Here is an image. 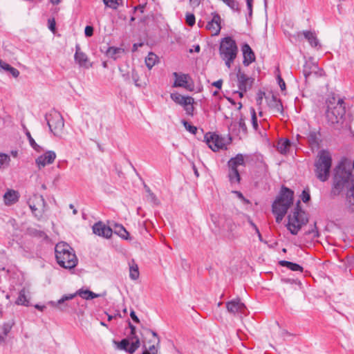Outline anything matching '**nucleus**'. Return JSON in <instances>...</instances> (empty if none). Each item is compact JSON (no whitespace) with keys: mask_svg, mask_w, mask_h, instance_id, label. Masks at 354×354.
I'll use <instances>...</instances> for the list:
<instances>
[{"mask_svg":"<svg viewBox=\"0 0 354 354\" xmlns=\"http://www.w3.org/2000/svg\"><path fill=\"white\" fill-rule=\"evenodd\" d=\"M292 203L293 192L287 187H282L279 196L272 205V213L276 215L277 223L281 222Z\"/></svg>","mask_w":354,"mask_h":354,"instance_id":"f257e3e1","label":"nucleus"},{"mask_svg":"<svg viewBox=\"0 0 354 354\" xmlns=\"http://www.w3.org/2000/svg\"><path fill=\"white\" fill-rule=\"evenodd\" d=\"M55 257L57 263L64 268L72 269L77 264V258L73 249L66 243L60 242L55 245Z\"/></svg>","mask_w":354,"mask_h":354,"instance_id":"f03ea898","label":"nucleus"},{"mask_svg":"<svg viewBox=\"0 0 354 354\" xmlns=\"http://www.w3.org/2000/svg\"><path fill=\"white\" fill-rule=\"evenodd\" d=\"M331 166V153L324 149L319 151L314 162V172L317 178L322 182L328 180L330 177Z\"/></svg>","mask_w":354,"mask_h":354,"instance_id":"7ed1b4c3","label":"nucleus"},{"mask_svg":"<svg viewBox=\"0 0 354 354\" xmlns=\"http://www.w3.org/2000/svg\"><path fill=\"white\" fill-rule=\"evenodd\" d=\"M354 187V176L350 170L342 167L341 165L335 169L332 194L339 195L344 189L350 190Z\"/></svg>","mask_w":354,"mask_h":354,"instance_id":"20e7f679","label":"nucleus"},{"mask_svg":"<svg viewBox=\"0 0 354 354\" xmlns=\"http://www.w3.org/2000/svg\"><path fill=\"white\" fill-rule=\"evenodd\" d=\"M326 104V117L328 122L333 125L342 124L346 113L343 99L331 96L328 98Z\"/></svg>","mask_w":354,"mask_h":354,"instance_id":"39448f33","label":"nucleus"},{"mask_svg":"<svg viewBox=\"0 0 354 354\" xmlns=\"http://www.w3.org/2000/svg\"><path fill=\"white\" fill-rule=\"evenodd\" d=\"M288 218L287 228L294 235L297 234L301 227L308 222L307 214L301 209L299 201Z\"/></svg>","mask_w":354,"mask_h":354,"instance_id":"423d86ee","label":"nucleus"},{"mask_svg":"<svg viewBox=\"0 0 354 354\" xmlns=\"http://www.w3.org/2000/svg\"><path fill=\"white\" fill-rule=\"evenodd\" d=\"M236 41L230 37L221 39L219 46V53L221 59L225 61L227 68H230L238 53Z\"/></svg>","mask_w":354,"mask_h":354,"instance_id":"0eeeda50","label":"nucleus"},{"mask_svg":"<svg viewBox=\"0 0 354 354\" xmlns=\"http://www.w3.org/2000/svg\"><path fill=\"white\" fill-rule=\"evenodd\" d=\"M77 295H79L82 298L86 300L93 299L100 297V295L95 294L91 290L80 289L73 294L65 295L58 301H50L48 302V304L53 308H57L61 310H64L67 306L66 304H64L65 301L73 299Z\"/></svg>","mask_w":354,"mask_h":354,"instance_id":"6e6552de","label":"nucleus"},{"mask_svg":"<svg viewBox=\"0 0 354 354\" xmlns=\"http://www.w3.org/2000/svg\"><path fill=\"white\" fill-rule=\"evenodd\" d=\"M48 126L55 136H59L62 134L64 122L62 115L57 111H53L46 115Z\"/></svg>","mask_w":354,"mask_h":354,"instance_id":"1a4fd4ad","label":"nucleus"},{"mask_svg":"<svg viewBox=\"0 0 354 354\" xmlns=\"http://www.w3.org/2000/svg\"><path fill=\"white\" fill-rule=\"evenodd\" d=\"M28 203L35 216L38 219L42 218L44 213L48 209L47 203L45 201L43 196L34 194L29 198Z\"/></svg>","mask_w":354,"mask_h":354,"instance_id":"9d476101","label":"nucleus"},{"mask_svg":"<svg viewBox=\"0 0 354 354\" xmlns=\"http://www.w3.org/2000/svg\"><path fill=\"white\" fill-rule=\"evenodd\" d=\"M134 338L135 340H131L132 343L131 344L129 339H123L120 342L113 340V343L116 345L118 349L133 354L140 346V341L138 337L134 336Z\"/></svg>","mask_w":354,"mask_h":354,"instance_id":"9b49d317","label":"nucleus"},{"mask_svg":"<svg viewBox=\"0 0 354 354\" xmlns=\"http://www.w3.org/2000/svg\"><path fill=\"white\" fill-rule=\"evenodd\" d=\"M236 77L238 86L240 90L239 95L242 97L243 93L246 92L248 89H250L252 87L253 79L248 77L244 73L241 72V69H239Z\"/></svg>","mask_w":354,"mask_h":354,"instance_id":"f8f14e48","label":"nucleus"},{"mask_svg":"<svg viewBox=\"0 0 354 354\" xmlns=\"http://www.w3.org/2000/svg\"><path fill=\"white\" fill-rule=\"evenodd\" d=\"M205 140L208 147L214 151H218L225 147L223 139L215 133H207Z\"/></svg>","mask_w":354,"mask_h":354,"instance_id":"ddd939ff","label":"nucleus"},{"mask_svg":"<svg viewBox=\"0 0 354 354\" xmlns=\"http://www.w3.org/2000/svg\"><path fill=\"white\" fill-rule=\"evenodd\" d=\"M226 308L228 313L233 315L236 313L244 314L246 306L243 302H241L239 298H237L227 302Z\"/></svg>","mask_w":354,"mask_h":354,"instance_id":"4468645a","label":"nucleus"},{"mask_svg":"<svg viewBox=\"0 0 354 354\" xmlns=\"http://www.w3.org/2000/svg\"><path fill=\"white\" fill-rule=\"evenodd\" d=\"M56 158V154L53 151H48L45 153L39 156L35 162L37 167L41 169L47 165L52 164Z\"/></svg>","mask_w":354,"mask_h":354,"instance_id":"2eb2a0df","label":"nucleus"},{"mask_svg":"<svg viewBox=\"0 0 354 354\" xmlns=\"http://www.w3.org/2000/svg\"><path fill=\"white\" fill-rule=\"evenodd\" d=\"M93 232L96 235L108 239L111 236L113 230L103 223L98 222L93 226Z\"/></svg>","mask_w":354,"mask_h":354,"instance_id":"dca6fc26","label":"nucleus"},{"mask_svg":"<svg viewBox=\"0 0 354 354\" xmlns=\"http://www.w3.org/2000/svg\"><path fill=\"white\" fill-rule=\"evenodd\" d=\"M75 62L80 66L84 68H89L91 64L87 55L81 50V48L79 44L75 46V53L74 55Z\"/></svg>","mask_w":354,"mask_h":354,"instance_id":"f3484780","label":"nucleus"},{"mask_svg":"<svg viewBox=\"0 0 354 354\" xmlns=\"http://www.w3.org/2000/svg\"><path fill=\"white\" fill-rule=\"evenodd\" d=\"M267 102L273 113H283L282 103L275 95H271L270 97H268Z\"/></svg>","mask_w":354,"mask_h":354,"instance_id":"a211bd4d","label":"nucleus"},{"mask_svg":"<svg viewBox=\"0 0 354 354\" xmlns=\"http://www.w3.org/2000/svg\"><path fill=\"white\" fill-rule=\"evenodd\" d=\"M206 28L211 31L212 35H217L221 30V17L218 14H214L213 18L206 25Z\"/></svg>","mask_w":354,"mask_h":354,"instance_id":"6ab92c4d","label":"nucleus"},{"mask_svg":"<svg viewBox=\"0 0 354 354\" xmlns=\"http://www.w3.org/2000/svg\"><path fill=\"white\" fill-rule=\"evenodd\" d=\"M30 292L26 288H23L19 292L18 297L15 301L17 305L28 306L30 305Z\"/></svg>","mask_w":354,"mask_h":354,"instance_id":"aec40b11","label":"nucleus"},{"mask_svg":"<svg viewBox=\"0 0 354 354\" xmlns=\"http://www.w3.org/2000/svg\"><path fill=\"white\" fill-rule=\"evenodd\" d=\"M242 51L243 54V64L249 66L252 62L255 60V55L252 48L248 44H245L242 46Z\"/></svg>","mask_w":354,"mask_h":354,"instance_id":"412c9836","label":"nucleus"},{"mask_svg":"<svg viewBox=\"0 0 354 354\" xmlns=\"http://www.w3.org/2000/svg\"><path fill=\"white\" fill-rule=\"evenodd\" d=\"M173 76L175 77V81L173 84L174 87H187L188 75L178 74L176 72L173 73Z\"/></svg>","mask_w":354,"mask_h":354,"instance_id":"4be33fe9","label":"nucleus"},{"mask_svg":"<svg viewBox=\"0 0 354 354\" xmlns=\"http://www.w3.org/2000/svg\"><path fill=\"white\" fill-rule=\"evenodd\" d=\"M4 203L7 205L15 203L19 199L18 192L10 189L6 192L3 195Z\"/></svg>","mask_w":354,"mask_h":354,"instance_id":"5701e85b","label":"nucleus"},{"mask_svg":"<svg viewBox=\"0 0 354 354\" xmlns=\"http://www.w3.org/2000/svg\"><path fill=\"white\" fill-rule=\"evenodd\" d=\"M245 165L244 157L242 154H237L234 158H232L228 161V167H234L238 169L240 166Z\"/></svg>","mask_w":354,"mask_h":354,"instance_id":"b1692460","label":"nucleus"},{"mask_svg":"<svg viewBox=\"0 0 354 354\" xmlns=\"http://www.w3.org/2000/svg\"><path fill=\"white\" fill-rule=\"evenodd\" d=\"M228 177L232 184L239 183L241 178L239 169L229 167Z\"/></svg>","mask_w":354,"mask_h":354,"instance_id":"393cba45","label":"nucleus"},{"mask_svg":"<svg viewBox=\"0 0 354 354\" xmlns=\"http://www.w3.org/2000/svg\"><path fill=\"white\" fill-rule=\"evenodd\" d=\"M123 53L122 48L116 47H109L106 50V56L113 59H118Z\"/></svg>","mask_w":354,"mask_h":354,"instance_id":"a878e982","label":"nucleus"},{"mask_svg":"<svg viewBox=\"0 0 354 354\" xmlns=\"http://www.w3.org/2000/svg\"><path fill=\"white\" fill-rule=\"evenodd\" d=\"M171 98L174 100L176 104L183 106L185 104L190 103V97L189 96H183L180 95L179 93H175L171 94Z\"/></svg>","mask_w":354,"mask_h":354,"instance_id":"bb28decb","label":"nucleus"},{"mask_svg":"<svg viewBox=\"0 0 354 354\" xmlns=\"http://www.w3.org/2000/svg\"><path fill=\"white\" fill-rule=\"evenodd\" d=\"M346 205L350 211L354 212V187L346 192Z\"/></svg>","mask_w":354,"mask_h":354,"instance_id":"cd10ccee","label":"nucleus"},{"mask_svg":"<svg viewBox=\"0 0 354 354\" xmlns=\"http://www.w3.org/2000/svg\"><path fill=\"white\" fill-rule=\"evenodd\" d=\"M140 272L138 266L134 260L129 263V277L132 280H136L139 278Z\"/></svg>","mask_w":354,"mask_h":354,"instance_id":"c85d7f7f","label":"nucleus"},{"mask_svg":"<svg viewBox=\"0 0 354 354\" xmlns=\"http://www.w3.org/2000/svg\"><path fill=\"white\" fill-rule=\"evenodd\" d=\"M308 143L312 146L317 147L319 145V133L315 131H309L306 134Z\"/></svg>","mask_w":354,"mask_h":354,"instance_id":"c756f323","label":"nucleus"},{"mask_svg":"<svg viewBox=\"0 0 354 354\" xmlns=\"http://www.w3.org/2000/svg\"><path fill=\"white\" fill-rule=\"evenodd\" d=\"M0 68L3 69V71L9 72L14 77H17L19 75V71L11 66L10 64L3 62L0 59Z\"/></svg>","mask_w":354,"mask_h":354,"instance_id":"7c9ffc66","label":"nucleus"},{"mask_svg":"<svg viewBox=\"0 0 354 354\" xmlns=\"http://www.w3.org/2000/svg\"><path fill=\"white\" fill-rule=\"evenodd\" d=\"M303 34L313 47H317L319 45V41L314 32L304 31Z\"/></svg>","mask_w":354,"mask_h":354,"instance_id":"2f4dec72","label":"nucleus"},{"mask_svg":"<svg viewBox=\"0 0 354 354\" xmlns=\"http://www.w3.org/2000/svg\"><path fill=\"white\" fill-rule=\"evenodd\" d=\"M279 264L281 266L286 267L292 271H303V268L297 263H292L288 261H281Z\"/></svg>","mask_w":354,"mask_h":354,"instance_id":"473e14b6","label":"nucleus"},{"mask_svg":"<svg viewBox=\"0 0 354 354\" xmlns=\"http://www.w3.org/2000/svg\"><path fill=\"white\" fill-rule=\"evenodd\" d=\"M290 146V140L288 139H281L277 145V150L281 153H286Z\"/></svg>","mask_w":354,"mask_h":354,"instance_id":"72a5a7b5","label":"nucleus"},{"mask_svg":"<svg viewBox=\"0 0 354 354\" xmlns=\"http://www.w3.org/2000/svg\"><path fill=\"white\" fill-rule=\"evenodd\" d=\"M113 231L115 234L124 239H128L129 232L120 224H115Z\"/></svg>","mask_w":354,"mask_h":354,"instance_id":"f704fd0d","label":"nucleus"},{"mask_svg":"<svg viewBox=\"0 0 354 354\" xmlns=\"http://www.w3.org/2000/svg\"><path fill=\"white\" fill-rule=\"evenodd\" d=\"M158 61V57L153 53H149L145 58V64L149 69H151Z\"/></svg>","mask_w":354,"mask_h":354,"instance_id":"c9c22d12","label":"nucleus"},{"mask_svg":"<svg viewBox=\"0 0 354 354\" xmlns=\"http://www.w3.org/2000/svg\"><path fill=\"white\" fill-rule=\"evenodd\" d=\"M12 325L10 323H6L2 326V333L0 334V342L5 340V337L10 333Z\"/></svg>","mask_w":354,"mask_h":354,"instance_id":"e433bc0d","label":"nucleus"},{"mask_svg":"<svg viewBox=\"0 0 354 354\" xmlns=\"http://www.w3.org/2000/svg\"><path fill=\"white\" fill-rule=\"evenodd\" d=\"M10 158V156L6 153H0V168L7 167L9 165Z\"/></svg>","mask_w":354,"mask_h":354,"instance_id":"4c0bfd02","label":"nucleus"},{"mask_svg":"<svg viewBox=\"0 0 354 354\" xmlns=\"http://www.w3.org/2000/svg\"><path fill=\"white\" fill-rule=\"evenodd\" d=\"M194 102V98L190 97V103L189 104H185L183 105L184 106V109L186 111V113L189 115H193V113H194V106H193V104Z\"/></svg>","mask_w":354,"mask_h":354,"instance_id":"58836bf2","label":"nucleus"},{"mask_svg":"<svg viewBox=\"0 0 354 354\" xmlns=\"http://www.w3.org/2000/svg\"><path fill=\"white\" fill-rule=\"evenodd\" d=\"M122 0H103L106 6L116 9Z\"/></svg>","mask_w":354,"mask_h":354,"instance_id":"ea45409f","label":"nucleus"},{"mask_svg":"<svg viewBox=\"0 0 354 354\" xmlns=\"http://www.w3.org/2000/svg\"><path fill=\"white\" fill-rule=\"evenodd\" d=\"M26 136L28 138V140H29V142H30V145H31V147L35 149L36 151H40L41 150V147L39 146L36 142L34 140V139L32 138L30 133L29 132H27L26 133Z\"/></svg>","mask_w":354,"mask_h":354,"instance_id":"a19ab883","label":"nucleus"},{"mask_svg":"<svg viewBox=\"0 0 354 354\" xmlns=\"http://www.w3.org/2000/svg\"><path fill=\"white\" fill-rule=\"evenodd\" d=\"M182 123H183V126L185 127V128L186 129V130H187L188 131H189L190 133H192L193 134L196 133L197 128L195 126L191 125L189 122H187L185 120H183Z\"/></svg>","mask_w":354,"mask_h":354,"instance_id":"79ce46f5","label":"nucleus"},{"mask_svg":"<svg viewBox=\"0 0 354 354\" xmlns=\"http://www.w3.org/2000/svg\"><path fill=\"white\" fill-rule=\"evenodd\" d=\"M317 66L316 65H313V71H310V68L308 67V64H306L305 66H304V76L306 77V78H307L308 77H309L312 73H316L315 71V69L317 68Z\"/></svg>","mask_w":354,"mask_h":354,"instance_id":"37998d69","label":"nucleus"},{"mask_svg":"<svg viewBox=\"0 0 354 354\" xmlns=\"http://www.w3.org/2000/svg\"><path fill=\"white\" fill-rule=\"evenodd\" d=\"M158 346L155 344H153L152 346H150L148 348H146L145 346H144V351L143 352H147L148 354H157L158 353Z\"/></svg>","mask_w":354,"mask_h":354,"instance_id":"c03bdc74","label":"nucleus"},{"mask_svg":"<svg viewBox=\"0 0 354 354\" xmlns=\"http://www.w3.org/2000/svg\"><path fill=\"white\" fill-rule=\"evenodd\" d=\"M186 23L192 26L195 24V16L193 14L188 13L186 15Z\"/></svg>","mask_w":354,"mask_h":354,"instance_id":"a18cd8bd","label":"nucleus"},{"mask_svg":"<svg viewBox=\"0 0 354 354\" xmlns=\"http://www.w3.org/2000/svg\"><path fill=\"white\" fill-rule=\"evenodd\" d=\"M310 196L309 190L308 189H306L302 192L301 200L303 201L304 203H307L310 201Z\"/></svg>","mask_w":354,"mask_h":354,"instance_id":"49530a36","label":"nucleus"},{"mask_svg":"<svg viewBox=\"0 0 354 354\" xmlns=\"http://www.w3.org/2000/svg\"><path fill=\"white\" fill-rule=\"evenodd\" d=\"M252 123L254 129L257 130L258 128V123L256 112L254 109H252Z\"/></svg>","mask_w":354,"mask_h":354,"instance_id":"de8ad7c7","label":"nucleus"},{"mask_svg":"<svg viewBox=\"0 0 354 354\" xmlns=\"http://www.w3.org/2000/svg\"><path fill=\"white\" fill-rule=\"evenodd\" d=\"M129 326L131 329V337H129V339L134 341V336H137L136 335V326H134L131 322H129Z\"/></svg>","mask_w":354,"mask_h":354,"instance_id":"09e8293b","label":"nucleus"},{"mask_svg":"<svg viewBox=\"0 0 354 354\" xmlns=\"http://www.w3.org/2000/svg\"><path fill=\"white\" fill-rule=\"evenodd\" d=\"M147 198L149 201H150L151 203L156 205L159 204V201L158 200L156 195L153 192L150 193V194L147 196Z\"/></svg>","mask_w":354,"mask_h":354,"instance_id":"8fccbe9b","label":"nucleus"},{"mask_svg":"<svg viewBox=\"0 0 354 354\" xmlns=\"http://www.w3.org/2000/svg\"><path fill=\"white\" fill-rule=\"evenodd\" d=\"M277 81H278V84H279V86L281 90L285 91L286 90V83L283 81V80L281 78V75H277Z\"/></svg>","mask_w":354,"mask_h":354,"instance_id":"3c124183","label":"nucleus"},{"mask_svg":"<svg viewBox=\"0 0 354 354\" xmlns=\"http://www.w3.org/2000/svg\"><path fill=\"white\" fill-rule=\"evenodd\" d=\"M84 33L86 37H91L93 34V28L91 26H86Z\"/></svg>","mask_w":354,"mask_h":354,"instance_id":"603ef678","label":"nucleus"},{"mask_svg":"<svg viewBox=\"0 0 354 354\" xmlns=\"http://www.w3.org/2000/svg\"><path fill=\"white\" fill-rule=\"evenodd\" d=\"M239 128L242 130V131L245 133H246L247 131V127H246V124L245 123V121L243 118H241L239 122Z\"/></svg>","mask_w":354,"mask_h":354,"instance_id":"864d4df0","label":"nucleus"},{"mask_svg":"<svg viewBox=\"0 0 354 354\" xmlns=\"http://www.w3.org/2000/svg\"><path fill=\"white\" fill-rule=\"evenodd\" d=\"M146 330H147V332L151 333L153 337L156 339V345L159 346L160 339H159V337L158 336V334L155 331H153L152 330H150V329H146Z\"/></svg>","mask_w":354,"mask_h":354,"instance_id":"5fc2aeb1","label":"nucleus"},{"mask_svg":"<svg viewBox=\"0 0 354 354\" xmlns=\"http://www.w3.org/2000/svg\"><path fill=\"white\" fill-rule=\"evenodd\" d=\"M233 193L235 194L239 198L243 201L245 203H249V201L244 198L241 192L239 191H234Z\"/></svg>","mask_w":354,"mask_h":354,"instance_id":"6e6d98bb","label":"nucleus"},{"mask_svg":"<svg viewBox=\"0 0 354 354\" xmlns=\"http://www.w3.org/2000/svg\"><path fill=\"white\" fill-rule=\"evenodd\" d=\"M48 24H49V26H48L49 29L51 31L54 32L55 30V19H48Z\"/></svg>","mask_w":354,"mask_h":354,"instance_id":"4d7b16f0","label":"nucleus"},{"mask_svg":"<svg viewBox=\"0 0 354 354\" xmlns=\"http://www.w3.org/2000/svg\"><path fill=\"white\" fill-rule=\"evenodd\" d=\"M247 3V7L249 11V15H251L252 12V2L253 0H245Z\"/></svg>","mask_w":354,"mask_h":354,"instance_id":"13d9d810","label":"nucleus"},{"mask_svg":"<svg viewBox=\"0 0 354 354\" xmlns=\"http://www.w3.org/2000/svg\"><path fill=\"white\" fill-rule=\"evenodd\" d=\"M130 316L131 317V319L136 323H139L140 322V319L139 318L137 317V315H136V313L134 310H131V313H130Z\"/></svg>","mask_w":354,"mask_h":354,"instance_id":"bf43d9fd","label":"nucleus"},{"mask_svg":"<svg viewBox=\"0 0 354 354\" xmlns=\"http://www.w3.org/2000/svg\"><path fill=\"white\" fill-rule=\"evenodd\" d=\"M132 77L134 80V83H135L136 86H140V85L138 84V78L137 73L135 71H133Z\"/></svg>","mask_w":354,"mask_h":354,"instance_id":"052dcab7","label":"nucleus"},{"mask_svg":"<svg viewBox=\"0 0 354 354\" xmlns=\"http://www.w3.org/2000/svg\"><path fill=\"white\" fill-rule=\"evenodd\" d=\"M222 84H223V80H217L216 82H214L212 83V86L216 87L218 89L221 88Z\"/></svg>","mask_w":354,"mask_h":354,"instance_id":"680f3d73","label":"nucleus"},{"mask_svg":"<svg viewBox=\"0 0 354 354\" xmlns=\"http://www.w3.org/2000/svg\"><path fill=\"white\" fill-rule=\"evenodd\" d=\"M189 2L194 7H196L200 4V0H189Z\"/></svg>","mask_w":354,"mask_h":354,"instance_id":"e2e57ef3","label":"nucleus"},{"mask_svg":"<svg viewBox=\"0 0 354 354\" xmlns=\"http://www.w3.org/2000/svg\"><path fill=\"white\" fill-rule=\"evenodd\" d=\"M35 308L41 310V311H43L44 310V308H46L45 306H40L39 304H36L35 305Z\"/></svg>","mask_w":354,"mask_h":354,"instance_id":"0e129e2a","label":"nucleus"},{"mask_svg":"<svg viewBox=\"0 0 354 354\" xmlns=\"http://www.w3.org/2000/svg\"><path fill=\"white\" fill-rule=\"evenodd\" d=\"M69 207H70L71 209H72V210H73V214L74 215H75V214H77V210L75 208V207H74V205H73V204H70V205H69Z\"/></svg>","mask_w":354,"mask_h":354,"instance_id":"69168bd1","label":"nucleus"},{"mask_svg":"<svg viewBox=\"0 0 354 354\" xmlns=\"http://www.w3.org/2000/svg\"><path fill=\"white\" fill-rule=\"evenodd\" d=\"M144 188L145 189V192L148 194V195H149L150 193H152L150 188L146 184L144 185Z\"/></svg>","mask_w":354,"mask_h":354,"instance_id":"338daca9","label":"nucleus"},{"mask_svg":"<svg viewBox=\"0 0 354 354\" xmlns=\"http://www.w3.org/2000/svg\"><path fill=\"white\" fill-rule=\"evenodd\" d=\"M250 223L254 227V229L255 230L256 233H259V229L257 227V225L252 221H250Z\"/></svg>","mask_w":354,"mask_h":354,"instance_id":"774afa93","label":"nucleus"}]
</instances>
